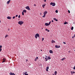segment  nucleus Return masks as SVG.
<instances>
[{
	"mask_svg": "<svg viewBox=\"0 0 75 75\" xmlns=\"http://www.w3.org/2000/svg\"><path fill=\"white\" fill-rule=\"evenodd\" d=\"M18 23L20 25H22L23 24V21H19L18 22Z\"/></svg>",
	"mask_w": 75,
	"mask_h": 75,
	"instance_id": "nucleus-1",
	"label": "nucleus"
},
{
	"mask_svg": "<svg viewBox=\"0 0 75 75\" xmlns=\"http://www.w3.org/2000/svg\"><path fill=\"white\" fill-rule=\"evenodd\" d=\"M25 8H26L28 10H30V9L28 6H26V7H25Z\"/></svg>",
	"mask_w": 75,
	"mask_h": 75,
	"instance_id": "nucleus-2",
	"label": "nucleus"
},
{
	"mask_svg": "<svg viewBox=\"0 0 75 75\" xmlns=\"http://www.w3.org/2000/svg\"><path fill=\"white\" fill-rule=\"evenodd\" d=\"M55 47L56 48H59L60 47V45H59L58 46V45H55Z\"/></svg>",
	"mask_w": 75,
	"mask_h": 75,
	"instance_id": "nucleus-3",
	"label": "nucleus"
},
{
	"mask_svg": "<svg viewBox=\"0 0 75 75\" xmlns=\"http://www.w3.org/2000/svg\"><path fill=\"white\" fill-rule=\"evenodd\" d=\"M3 61L2 62V63H4L5 62V61H6V59L4 58L3 59Z\"/></svg>",
	"mask_w": 75,
	"mask_h": 75,
	"instance_id": "nucleus-4",
	"label": "nucleus"
},
{
	"mask_svg": "<svg viewBox=\"0 0 75 75\" xmlns=\"http://www.w3.org/2000/svg\"><path fill=\"white\" fill-rule=\"evenodd\" d=\"M47 11H45L43 13L44 15H46V14L47 13Z\"/></svg>",
	"mask_w": 75,
	"mask_h": 75,
	"instance_id": "nucleus-5",
	"label": "nucleus"
},
{
	"mask_svg": "<svg viewBox=\"0 0 75 75\" xmlns=\"http://www.w3.org/2000/svg\"><path fill=\"white\" fill-rule=\"evenodd\" d=\"M9 74L10 75H15L14 73H12L11 72H10L9 73Z\"/></svg>",
	"mask_w": 75,
	"mask_h": 75,
	"instance_id": "nucleus-6",
	"label": "nucleus"
},
{
	"mask_svg": "<svg viewBox=\"0 0 75 75\" xmlns=\"http://www.w3.org/2000/svg\"><path fill=\"white\" fill-rule=\"evenodd\" d=\"M49 67H47L46 69V71H48V69H49Z\"/></svg>",
	"mask_w": 75,
	"mask_h": 75,
	"instance_id": "nucleus-7",
	"label": "nucleus"
},
{
	"mask_svg": "<svg viewBox=\"0 0 75 75\" xmlns=\"http://www.w3.org/2000/svg\"><path fill=\"white\" fill-rule=\"evenodd\" d=\"M45 25L47 26L48 25H50L49 24H48V23H46L45 24Z\"/></svg>",
	"mask_w": 75,
	"mask_h": 75,
	"instance_id": "nucleus-8",
	"label": "nucleus"
},
{
	"mask_svg": "<svg viewBox=\"0 0 75 75\" xmlns=\"http://www.w3.org/2000/svg\"><path fill=\"white\" fill-rule=\"evenodd\" d=\"M71 75H72L73 74L75 73V72L74 71H71Z\"/></svg>",
	"mask_w": 75,
	"mask_h": 75,
	"instance_id": "nucleus-9",
	"label": "nucleus"
},
{
	"mask_svg": "<svg viewBox=\"0 0 75 75\" xmlns=\"http://www.w3.org/2000/svg\"><path fill=\"white\" fill-rule=\"evenodd\" d=\"M37 36H38V37H39V34L38 33H37L36 34V35H35Z\"/></svg>",
	"mask_w": 75,
	"mask_h": 75,
	"instance_id": "nucleus-10",
	"label": "nucleus"
},
{
	"mask_svg": "<svg viewBox=\"0 0 75 75\" xmlns=\"http://www.w3.org/2000/svg\"><path fill=\"white\" fill-rule=\"evenodd\" d=\"M7 18L8 19H11V17L10 16H8L7 17Z\"/></svg>",
	"mask_w": 75,
	"mask_h": 75,
	"instance_id": "nucleus-11",
	"label": "nucleus"
},
{
	"mask_svg": "<svg viewBox=\"0 0 75 75\" xmlns=\"http://www.w3.org/2000/svg\"><path fill=\"white\" fill-rule=\"evenodd\" d=\"M55 3H53V4H52V6H55Z\"/></svg>",
	"mask_w": 75,
	"mask_h": 75,
	"instance_id": "nucleus-12",
	"label": "nucleus"
},
{
	"mask_svg": "<svg viewBox=\"0 0 75 75\" xmlns=\"http://www.w3.org/2000/svg\"><path fill=\"white\" fill-rule=\"evenodd\" d=\"M66 59V58H63L62 59H61V61H64V60H65Z\"/></svg>",
	"mask_w": 75,
	"mask_h": 75,
	"instance_id": "nucleus-13",
	"label": "nucleus"
},
{
	"mask_svg": "<svg viewBox=\"0 0 75 75\" xmlns=\"http://www.w3.org/2000/svg\"><path fill=\"white\" fill-rule=\"evenodd\" d=\"M23 13H26V11L25 10H23Z\"/></svg>",
	"mask_w": 75,
	"mask_h": 75,
	"instance_id": "nucleus-14",
	"label": "nucleus"
},
{
	"mask_svg": "<svg viewBox=\"0 0 75 75\" xmlns=\"http://www.w3.org/2000/svg\"><path fill=\"white\" fill-rule=\"evenodd\" d=\"M49 52H50V53H52L53 51L52 50H50V51H49Z\"/></svg>",
	"mask_w": 75,
	"mask_h": 75,
	"instance_id": "nucleus-15",
	"label": "nucleus"
},
{
	"mask_svg": "<svg viewBox=\"0 0 75 75\" xmlns=\"http://www.w3.org/2000/svg\"><path fill=\"white\" fill-rule=\"evenodd\" d=\"M11 1V0H9V1H7V4H9V2Z\"/></svg>",
	"mask_w": 75,
	"mask_h": 75,
	"instance_id": "nucleus-16",
	"label": "nucleus"
},
{
	"mask_svg": "<svg viewBox=\"0 0 75 75\" xmlns=\"http://www.w3.org/2000/svg\"><path fill=\"white\" fill-rule=\"evenodd\" d=\"M45 30L47 31V32H50V30H48V29H45Z\"/></svg>",
	"mask_w": 75,
	"mask_h": 75,
	"instance_id": "nucleus-17",
	"label": "nucleus"
},
{
	"mask_svg": "<svg viewBox=\"0 0 75 75\" xmlns=\"http://www.w3.org/2000/svg\"><path fill=\"white\" fill-rule=\"evenodd\" d=\"M55 41H54V40H52V43H55Z\"/></svg>",
	"mask_w": 75,
	"mask_h": 75,
	"instance_id": "nucleus-18",
	"label": "nucleus"
},
{
	"mask_svg": "<svg viewBox=\"0 0 75 75\" xmlns=\"http://www.w3.org/2000/svg\"><path fill=\"white\" fill-rule=\"evenodd\" d=\"M54 19L56 21H58V20L56 18H54Z\"/></svg>",
	"mask_w": 75,
	"mask_h": 75,
	"instance_id": "nucleus-19",
	"label": "nucleus"
},
{
	"mask_svg": "<svg viewBox=\"0 0 75 75\" xmlns=\"http://www.w3.org/2000/svg\"><path fill=\"white\" fill-rule=\"evenodd\" d=\"M47 58H48V59H51V58H50V57H48Z\"/></svg>",
	"mask_w": 75,
	"mask_h": 75,
	"instance_id": "nucleus-20",
	"label": "nucleus"
},
{
	"mask_svg": "<svg viewBox=\"0 0 75 75\" xmlns=\"http://www.w3.org/2000/svg\"><path fill=\"white\" fill-rule=\"evenodd\" d=\"M57 74V71H55L54 72V75H56Z\"/></svg>",
	"mask_w": 75,
	"mask_h": 75,
	"instance_id": "nucleus-21",
	"label": "nucleus"
},
{
	"mask_svg": "<svg viewBox=\"0 0 75 75\" xmlns=\"http://www.w3.org/2000/svg\"><path fill=\"white\" fill-rule=\"evenodd\" d=\"M45 6V4H43L42 6L43 7V8H44Z\"/></svg>",
	"mask_w": 75,
	"mask_h": 75,
	"instance_id": "nucleus-22",
	"label": "nucleus"
},
{
	"mask_svg": "<svg viewBox=\"0 0 75 75\" xmlns=\"http://www.w3.org/2000/svg\"><path fill=\"white\" fill-rule=\"evenodd\" d=\"M67 24H68L67 22H65L64 23V24L65 25H66Z\"/></svg>",
	"mask_w": 75,
	"mask_h": 75,
	"instance_id": "nucleus-23",
	"label": "nucleus"
},
{
	"mask_svg": "<svg viewBox=\"0 0 75 75\" xmlns=\"http://www.w3.org/2000/svg\"><path fill=\"white\" fill-rule=\"evenodd\" d=\"M27 73H28L27 71H25V73L23 72V74H26Z\"/></svg>",
	"mask_w": 75,
	"mask_h": 75,
	"instance_id": "nucleus-24",
	"label": "nucleus"
},
{
	"mask_svg": "<svg viewBox=\"0 0 75 75\" xmlns=\"http://www.w3.org/2000/svg\"><path fill=\"white\" fill-rule=\"evenodd\" d=\"M44 15V16H42V17H43V18H45L46 16V15Z\"/></svg>",
	"mask_w": 75,
	"mask_h": 75,
	"instance_id": "nucleus-25",
	"label": "nucleus"
},
{
	"mask_svg": "<svg viewBox=\"0 0 75 75\" xmlns=\"http://www.w3.org/2000/svg\"><path fill=\"white\" fill-rule=\"evenodd\" d=\"M74 29V27H72L71 28V30H72Z\"/></svg>",
	"mask_w": 75,
	"mask_h": 75,
	"instance_id": "nucleus-26",
	"label": "nucleus"
},
{
	"mask_svg": "<svg viewBox=\"0 0 75 75\" xmlns=\"http://www.w3.org/2000/svg\"><path fill=\"white\" fill-rule=\"evenodd\" d=\"M55 12L57 13L58 12V11L57 10L55 11Z\"/></svg>",
	"mask_w": 75,
	"mask_h": 75,
	"instance_id": "nucleus-27",
	"label": "nucleus"
},
{
	"mask_svg": "<svg viewBox=\"0 0 75 75\" xmlns=\"http://www.w3.org/2000/svg\"><path fill=\"white\" fill-rule=\"evenodd\" d=\"M22 15L24 16V14L23 12H22Z\"/></svg>",
	"mask_w": 75,
	"mask_h": 75,
	"instance_id": "nucleus-28",
	"label": "nucleus"
},
{
	"mask_svg": "<svg viewBox=\"0 0 75 75\" xmlns=\"http://www.w3.org/2000/svg\"><path fill=\"white\" fill-rule=\"evenodd\" d=\"M53 3H52V2H51V3H50V5H52V4H53Z\"/></svg>",
	"mask_w": 75,
	"mask_h": 75,
	"instance_id": "nucleus-29",
	"label": "nucleus"
},
{
	"mask_svg": "<svg viewBox=\"0 0 75 75\" xmlns=\"http://www.w3.org/2000/svg\"><path fill=\"white\" fill-rule=\"evenodd\" d=\"M37 37H38V36H36V35H35V38H36V39H37Z\"/></svg>",
	"mask_w": 75,
	"mask_h": 75,
	"instance_id": "nucleus-30",
	"label": "nucleus"
},
{
	"mask_svg": "<svg viewBox=\"0 0 75 75\" xmlns=\"http://www.w3.org/2000/svg\"><path fill=\"white\" fill-rule=\"evenodd\" d=\"M38 59V57H36V58L35 59Z\"/></svg>",
	"mask_w": 75,
	"mask_h": 75,
	"instance_id": "nucleus-31",
	"label": "nucleus"
},
{
	"mask_svg": "<svg viewBox=\"0 0 75 75\" xmlns=\"http://www.w3.org/2000/svg\"><path fill=\"white\" fill-rule=\"evenodd\" d=\"M8 37V35H6V36L5 37V38H6V37Z\"/></svg>",
	"mask_w": 75,
	"mask_h": 75,
	"instance_id": "nucleus-32",
	"label": "nucleus"
},
{
	"mask_svg": "<svg viewBox=\"0 0 75 75\" xmlns=\"http://www.w3.org/2000/svg\"><path fill=\"white\" fill-rule=\"evenodd\" d=\"M18 17L19 18H21V16L20 15H19Z\"/></svg>",
	"mask_w": 75,
	"mask_h": 75,
	"instance_id": "nucleus-33",
	"label": "nucleus"
},
{
	"mask_svg": "<svg viewBox=\"0 0 75 75\" xmlns=\"http://www.w3.org/2000/svg\"><path fill=\"white\" fill-rule=\"evenodd\" d=\"M44 38H42V41H43L44 40Z\"/></svg>",
	"mask_w": 75,
	"mask_h": 75,
	"instance_id": "nucleus-34",
	"label": "nucleus"
},
{
	"mask_svg": "<svg viewBox=\"0 0 75 75\" xmlns=\"http://www.w3.org/2000/svg\"><path fill=\"white\" fill-rule=\"evenodd\" d=\"M73 69L75 70V65L74 66V67H73Z\"/></svg>",
	"mask_w": 75,
	"mask_h": 75,
	"instance_id": "nucleus-35",
	"label": "nucleus"
},
{
	"mask_svg": "<svg viewBox=\"0 0 75 75\" xmlns=\"http://www.w3.org/2000/svg\"><path fill=\"white\" fill-rule=\"evenodd\" d=\"M51 21H50V22H49V24L50 25V23H51Z\"/></svg>",
	"mask_w": 75,
	"mask_h": 75,
	"instance_id": "nucleus-36",
	"label": "nucleus"
},
{
	"mask_svg": "<svg viewBox=\"0 0 75 75\" xmlns=\"http://www.w3.org/2000/svg\"><path fill=\"white\" fill-rule=\"evenodd\" d=\"M63 43L64 44H66V42H63Z\"/></svg>",
	"mask_w": 75,
	"mask_h": 75,
	"instance_id": "nucleus-37",
	"label": "nucleus"
},
{
	"mask_svg": "<svg viewBox=\"0 0 75 75\" xmlns=\"http://www.w3.org/2000/svg\"><path fill=\"white\" fill-rule=\"evenodd\" d=\"M15 18V16H13V19H14V18Z\"/></svg>",
	"mask_w": 75,
	"mask_h": 75,
	"instance_id": "nucleus-38",
	"label": "nucleus"
},
{
	"mask_svg": "<svg viewBox=\"0 0 75 75\" xmlns=\"http://www.w3.org/2000/svg\"><path fill=\"white\" fill-rule=\"evenodd\" d=\"M2 47V46L0 45V49H1V48Z\"/></svg>",
	"mask_w": 75,
	"mask_h": 75,
	"instance_id": "nucleus-39",
	"label": "nucleus"
},
{
	"mask_svg": "<svg viewBox=\"0 0 75 75\" xmlns=\"http://www.w3.org/2000/svg\"><path fill=\"white\" fill-rule=\"evenodd\" d=\"M68 12H69V13H70V11L69 10H68Z\"/></svg>",
	"mask_w": 75,
	"mask_h": 75,
	"instance_id": "nucleus-40",
	"label": "nucleus"
},
{
	"mask_svg": "<svg viewBox=\"0 0 75 75\" xmlns=\"http://www.w3.org/2000/svg\"><path fill=\"white\" fill-rule=\"evenodd\" d=\"M2 49L1 48H0V52L1 51Z\"/></svg>",
	"mask_w": 75,
	"mask_h": 75,
	"instance_id": "nucleus-41",
	"label": "nucleus"
},
{
	"mask_svg": "<svg viewBox=\"0 0 75 75\" xmlns=\"http://www.w3.org/2000/svg\"><path fill=\"white\" fill-rule=\"evenodd\" d=\"M25 75H28V74H25Z\"/></svg>",
	"mask_w": 75,
	"mask_h": 75,
	"instance_id": "nucleus-42",
	"label": "nucleus"
},
{
	"mask_svg": "<svg viewBox=\"0 0 75 75\" xmlns=\"http://www.w3.org/2000/svg\"><path fill=\"white\" fill-rule=\"evenodd\" d=\"M9 30H10V29H9V28H8V31H9Z\"/></svg>",
	"mask_w": 75,
	"mask_h": 75,
	"instance_id": "nucleus-43",
	"label": "nucleus"
},
{
	"mask_svg": "<svg viewBox=\"0 0 75 75\" xmlns=\"http://www.w3.org/2000/svg\"><path fill=\"white\" fill-rule=\"evenodd\" d=\"M18 15H16V17H18Z\"/></svg>",
	"mask_w": 75,
	"mask_h": 75,
	"instance_id": "nucleus-44",
	"label": "nucleus"
},
{
	"mask_svg": "<svg viewBox=\"0 0 75 75\" xmlns=\"http://www.w3.org/2000/svg\"><path fill=\"white\" fill-rule=\"evenodd\" d=\"M37 61V59H35V61Z\"/></svg>",
	"mask_w": 75,
	"mask_h": 75,
	"instance_id": "nucleus-45",
	"label": "nucleus"
},
{
	"mask_svg": "<svg viewBox=\"0 0 75 75\" xmlns=\"http://www.w3.org/2000/svg\"><path fill=\"white\" fill-rule=\"evenodd\" d=\"M52 23H53L54 22V21L53 20H52Z\"/></svg>",
	"mask_w": 75,
	"mask_h": 75,
	"instance_id": "nucleus-46",
	"label": "nucleus"
},
{
	"mask_svg": "<svg viewBox=\"0 0 75 75\" xmlns=\"http://www.w3.org/2000/svg\"><path fill=\"white\" fill-rule=\"evenodd\" d=\"M47 59H45V61H47Z\"/></svg>",
	"mask_w": 75,
	"mask_h": 75,
	"instance_id": "nucleus-47",
	"label": "nucleus"
},
{
	"mask_svg": "<svg viewBox=\"0 0 75 75\" xmlns=\"http://www.w3.org/2000/svg\"><path fill=\"white\" fill-rule=\"evenodd\" d=\"M72 38L73 39H74V36H72Z\"/></svg>",
	"mask_w": 75,
	"mask_h": 75,
	"instance_id": "nucleus-48",
	"label": "nucleus"
},
{
	"mask_svg": "<svg viewBox=\"0 0 75 75\" xmlns=\"http://www.w3.org/2000/svg\"><path fill=\"white\" fill-rule=\"evenodd\" d=\"M44 1L45 2H46V0H45Z\"/></svg>",
	"mask_w": 75,
	"mask_h": 75,
	"instance_id": "nucleus-49",
	"label": "nucleus"
},
{
	"mask_svg": "<svg viewBox=\"0 0 75 75\" xmlns=\"http://www.w3.org/2000/svg\"><path fill=\"white\" fill-rule=\"evenodd\" d=\"M26 61L27 62L28 61V60L27 59H26Z\"/></svg>",
	"mask_w": 75,
	"mask_h": 75,
	"instance_id": "nucleus-50",
	"label": "nucleus"
},
{
	"mask_svg": "<svg viewBox=\"0 0 75 75\" xmlns=\"http://www.w3.org/2000/svg\"><path fill=\"white\" fill-rule=\"evenodd\" d=\"M74 37L75 38V34H74Z\"/></svg>",
	"mask_w": 75,
	"mask_h": 75,
	"instance_id": "nucleus-51",
	"label": "nucleus"
},
{
	"mask_svg": "<svg viewBox=\"0 0 75 75\" xmlns=\"http://www.w3.org/2000/svg\"><path fill=\"white\" fill-rule=\"evenodd\" d=\"M70 52V51H69L68 52H69V53Z\"/></svg>",
	"mask_w": 75,
	"mask_h": 75,
	"instance_id": "nucleus-52",
	"label": "nucleus"
},
{
	"mask_svg": "<svg viewBox=\"0 0 75 75\" xmlns=\"http://www.w3.org/2000/svg\"><path fill=\"white\" fill-rule=\"evenodd\" d=\"M45 59H47L46 58H45Z\"/></svg>",
	"mask_w": 75,
	"mask_h": 75,
	"instance_id": "nucleus-53",
	"label": "nucleus"
},
{
	"mask_svg": "<svg viewBox=\"0 0 75 75\" xmlns=\"http://www.w3.org/2000/svg\"><path fill=\"white\" fill-rule=\"evenodd\" d=\"M34 6H36V5L35 4H34Z\"/></svg>",
	"mask_w": 75,
	"mask_h": 75,
	"instance_id": "nucleus-54",
	"label": "nucleus"
},
{
	"mask_svg": "<svg viewBox=\"0 0 75 75\" xmlns=\"http://www.w3.org/2000/svg\"><path fill=\"white\" fill-rule=\"evenodd\" d=\"M1 23V21L0 20V23Z\"/></svg>",
	"mask_w": 75,
	"mask_h": 75,
	"instance_id": "nucleus-55",
	"label": "nucleus"
},
{
	"mask_svg": "<svg viewBox=\"0 0 75 75\" xmlns=\"http://www.w3.org/2000/svg\"><path fill=\"white\" fill-rule=\"evenodd\" d=\"M41 51H42V50H41Z\"/></svg>",
	"mask_w": 75,
	"mask_h": 75,
	"instance_id": "nucleus-56",
	"label": "nucleus"
},
{
	"mask_svg": "<svg viewBox=\"0 0 75 75\" xmlns=\"http://www.w3.org/2000/svg\"><path fill=\"white\" fill-rule=\"evenodd\" d=\"M40 14H41V15H42V14L41 13H40Z\"/></svg>",
	"mask_w": 75,
	"mask_h": 75,
	"instance_id": "nucleus-57",
	"label": "nucleus"
},
{
	"mask_svg": "<svg viewBox=\"0 0 75 75\" xmlns=\"http://www.w3.org/2000/svg\"><path fill=\"white\" fill-rule=\"evenodd\" d=\"M74 51L75 52V50H74Z\"/></svg>",
	"mask_w": 75,
	"mask_h": 75,
	"instance_id": "nucleus-58",
	"label": "nucleus"
},
{
	"mask_svg": "<svg viewBox=\"0 0 75 75\" xmlns=\"http://www.w3.org/2000/svg\"><path fill=\"white\" fill-rule=\"evenodd\" d=\"M53 75H54V74H53Z\"/></svg>",
	"mask_w": 75,
	"mask_h": 75,
	"instance_id": "nucleus-59",
	"label": "nucleus"
}]
</instances>
